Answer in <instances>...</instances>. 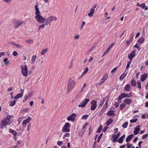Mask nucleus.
I'll list each match as a JSON object with an SVG mask.
<instances>
[{
    "label": "nucleus",
    "instance_id": "nucleus-1",
    "mask_svg": "<svg viewBox=\"0 0 148 148\" xmlns=\"http://www.w3.org/2000/svg\"><path fill=\"white\" fill-rule=\"evenodd\" d=\"M11 117L10 115L7 116V117L1 121L0 125L1 128L3 129L7 125H10L12 122V121L11 120Z\"/></svg>",
    "mask_w": 148,
    "mask_h": 148
},
{
    "label": "nucleus",
    "instance_id": "nucleus-2",
    "mask_svg": "<svg viewBox=\"0 0 148 148\" xmlns=\"http://www.w3.org/2000/svg\"><path fill=\"white\" fill-rule=\"evenodd\" d=\"M75 84L76 82L75 81L72 80L71 78H70L67 84V93H69L70 91H71L73 89Z\"/></svg>",
    "mask_w": 148,
    "mask_h": 148
},
{
    "label": "nucleus",
    "instance_id": "nucleus-3",
    "mask_svg": "<svg viewBox=\"0 0 148 148\" xmlns=\"http://www.w3.org/2000/svg\"><path fill=\"white\" fill-rule=\"evenodd\" d=\"M57 20V18L56 16H50L47 18H45V23L46 25L49 24L51 25L50 23L53 21H56Z\"/></svg>",
    "mask_w": 148,
    "mask_h": 148
},
{
    "label": "nucleus",
    "instance_id": "nucleus-4",
    "mask_svg": "<svg viewBox=\"0 0 148 148\" xmlns=\"http://www.w3.org/2000/svg\"><path fill=\"white\" fill-rule=\"evenodd\" d=\"M21 68L22 74L25 77H27L28 75V71L26 65H21Z\"/></svg>",
    "mask_w": 148,
    "mask_h": 148
},
{
    "label": "nucleus",
    "instance_id": "nucleus-5",
    "mask_svg": "<svg viewBox=\"0 0 148 148\" xmlns=\"http://www.w3.org/2000/svg\"><path fill=\"white\" fill-rule=\"evenodd\" d=\"M132 96V94L131 92L129 94H126L125 92L122 93L118 98V102L120 103L119 100L125 97L129 98Z\"/></svg>",
    "mask_w": 148,
    "mask_h": 148
},
{
    "label": "nucleus",
    "instance_id": "nucleus-6",
    "mask_svg": "<svg viewBox=\"0 0 148 148\" xmlns=\"http://www.w3.org/2000/svg\"><path fill=\"white\" fill-rule=\"evenodd\" d=\"M35 18L36 21L39 23H44L45 19V18L43 17L40 14L36 15Z\"/></svg>",
    "mask_w": 148,
    "mask_h": 148
},
{
    "label": "nucleus",
    "instance_id": "nucleus-7",
    "mask_svg": "<svg viewBox=\"0 0 148 148\" xmlns=\"http://www.w3.org/2000/svg\"><path fill=\"white\" fill-rule=\"evenodd\" d=\"M71 125L69 123H66L62 129L63 132H68L70 131Z\"/></svg>",
    "mask_w": 148,
    "mask_h": 148
},
{
    "label": "nucleus",
    "instance_id": "nucleus-8",
    "mask_svg": "<svg viewBox=\"0 0 148 148\" xmlns=\"http://www.w3.org/2000/svg\"><path fill=\"white\" fill-rule=\"evenodd\" d=\"M89 101V99H86L83 100L78 105V107L84 108Z\"/></svg>",
    "mask_w": 148,
    "mask_h": 148
},
{
    "label": "nucleus",
    "instance_id": "nucleus-9",
    "mask_svg": "<svg viewBox=\"0 0 148 148\" xmlns=\"http://www.w3.org/2000/svg\"><path fill=\"white\" fill-rule=\"evenodd\" d=\"M97 101L94 100L91 102V105L90 109L92 110H94L96 108L97 106Z\"/></svg>",
    "mask_w": 148,
    "mask_h": 148
},
{
    "label": "nucleus",
    "instance_id": "nucleus-10",
    "mask_svg": "<svg viewBox=\"0 0 148 148\" xmlns=\"http://www.w3.org/2000/svg\"><path fill=\"white\" fill-rule=\"evenodd\" d=\"M120 133L119 132L117 134H113L112 135V141L113 143L115 142L116 141L118 138L120 136Z\"/></svg>",
    "mask_w": 148,
    "mask_h": 148
},
{
    "label": "nucleus",
    "instance_id": "nucleus-11",
    "mask_svg": "<svg viewBox=\"0 0 148 148\" xmlns=\"http://www.w3.org/2000/svg\"><path fill=\"white\" fill-rule=\"evenodd\" d=\"M76 116V115L75 114L73 113L67 118V120L68 121H73L75 120Z\"/></svg>",
    "mask_w": 148,
    "mask_h": 148
},
{
    "label": "nucleus",
    "instance_id": "nucleus-12",
    "mask_svg": "<svg viewBox=\"0 0 148 148\" xmlns=\"http://www.w3.org/2000/svg\"><path fill=\"white\" fill-rule=\"evenodd\" d=\"M135 51H132L131 53L128 55V58L130 59V60L132 61L133 58L135 56Z\"/></svg>",
    "mask_w": 148,
    "mask_h": 148
},
{
    "label": "nucleus",
    "instance_id": "nucleus-13",
    "mask_svg": "<svg viewBox=\"0 0 148 148\" xmlns=\"http://www.w3.org/2000/svg\"><path fill=\"white\" fill-rule=\"evenodd\" d=\"M148 74L147 73H145L141 76L140 80L141 82H143L147 78Z\"/></svg>",
    "mask_w": 148,
    "mask_h": 148
},
{
    "label": "nucleus",
    "instance_id": "nucleus-14",
    "mask_svg": "<svg viewBox=\"0 0 148 148\" xmlns=\"http://www.w3.org/2000/svg\"><path fill=\"white\" fill-rule=\"evenodd\" d=\"M35 14L36 15L40 14V12L39 11L38 6L37 5H35Z\"/></svg>",
    "mask_w": 148,
    "mask_h": 148
},
{
    "label": "nucleus",
    "instance_id": "nucleus-15",
    "mask_svg": "<svg viewBox=\"0 0 148 148\" xmlns=\"http://www.w3.org/2000/svg\"><path fill=\"white\" fill-rule=\"evenodd\" d=\"M9 133H12L14 136H17V132L15 130H14L11 128L8 129Z\"/></svg>",
    "mask_w": 148,
    "mask_h": 148
},
{
    "label": "nucleus",
    "instance_id": "nucleus-16",
    "mask_svg": "<svg viewBox=\"0 0 148 148\" xmlns=\"http://www.w3.org/2000/svg\"><path fill=\"white\" fill-rule=\"evenodd\" d=\"M127 72H126V71H124L120 76V79L121 80H122L127 75Z\"/></svg>",
    "mask_w": 148,
    "mask_h": 148
},
{
    "label": "nucleus",
    "instance_id": "nucleus-17",
    "mask_svg": "<svg viewBox=\"0 0 148 148\" xmlns=\"http://www.w3.org/2000/svg\"><path fill=\"white\" fill-rule=\"evenodd\" d=\"M95 9L94 8H91L90 9V12L88 14V15L89 17H91L93 16V14L95 12Z\"/></svg>",
    "mask_w": 148,
    "mask_h": 148
},
{
    "label": "nucleus",
    "instance_id": "nucleus-18",
    "mask_svg": "<svg viewBox=\"0 0 148 148\" xmlns=\"http://www.w3.org/2000/svg\"><path fill=\"white\" fill-rule=\"evenodd\" d=\"M31 120V118L30 116H28L27 119L23 120V125H24L27 123H28Z\"/></svg>",
    "mask_w": 148,
    "mask_h": 148
},
{
    "label": "nucleus",
    "instance_id": "nucleus-19",
    "mask_svg": "<svg viewBox=\"0 0 148 148\" xmlns=\"http://www.w3.org/2000/svg\"><path fill=\"white\" fill-rule=\"evenodd\" d=\"M132 100L130 99L127 98L125 99L123 101V102L125 104L130 105L132 102Z\"/></svg>",
    "mask_w": 148,
    "mask_h": 148
},
{
    "label": "nucleus",
    "instance_id": "nucleus-20",
    "mask_svg": "<svg viewBox=\"0 0 148 148\" xmlns=\"http://www.w3.org/2000/svg\"><path fill=\"white\" fill-rule=\"evenodd\" d=\"M125 135H123L120 137L116 141L120 143H122L123 142V139L125 138Z\"/></svg>",
    "mask_w": 148,
    "mask_h": 148
},
{
    "label": "nucleus",
    "instance_id": "nucleus-21",
    "mask_svg": "<svg viewBox=\"0 0 148 148\" xmlns=\"http://www.w3.org/2000/svg\"><path fill=\"white\" fill-rule=\"evenodd\" d=\"M130 85L129 84H127L125 86L124 90L127 92H129L130 90Z\"/></svg>",
    "mask_w": 148,
    "mask_h": 148
},
{
    "label": "nucleus",
    "instance_id": "nucleus-22",
    "mask_svg": "<svg viewBox=\"0 0 148 148\" xmlns=\"http://www.w3.org/2000/svg\"><path fill=\"white\" fill-rule=\"evenodd\" d=\"M144 40L145 39L141 37L138 40L137 42L140 45L144 42Z\"/></svg>",
    "mask_w": 148,
    "mask_h": 148
},
{
    "label": "nucleus",
    "instance_id": "nucleus-23",
    "mask_svg": "<svg viewBox=\"0 0 148 148\" xmlns=\"http://www.w3.org/2000/svg\"><path fill=\"white\" fill-rule=\"evenodd\" d=\"M134 135L132 134L129 135L127 138L126 140V141L127 142L129 141L134 137Z\"/></svg>",
    "mask_w": 148,
    "mask_h": 148
},
{
    "label": "nucleus",
    "instance_id": "nucleus-24",
    "mask_svg": "<svg viewBox=\"0 0 148 148\" xmlns=\"http://www.w3.org/2000/svg\"><path fill=\"white\" fill-rule=\"evenodd\" d=\"M22 96V94H18L14 97V99H17L19 98H21Z\"/></svg>",
    "mask_w": 148,
    "mask_h": 148
},
{
    "label": "nucleus",
    "instance_id": "nucleus-25",
    "mask_svg": "<svg viewBox=\"0 0 148 148\" xmlns=\"http://www.w3.org/2000/svg\"><path fill=\"white\" fill-rule=\"evenodd\" d=\"M88 67H86L84 69V71L82 73L81 75L82 77L85 75L88 71Z\"/></svg>",
    "mask_w": 148,
    "mask_h": 148
},
{
    "label": "nucleus",
    "instance_id": "nucleus-26",
    "mask_svg": "<svg viewBox=\"0 0 148 148\" xmlns=\"http://www.w3.org/2000/svg\"><path fill=\"white\" fill-rule=\"evenodd\" d=\"M36 55L32 56L31 60V63L32 64H33L34 63L36 58Z\"/></svg>",
    "mask_w": 148,
    "mask_h": 148
},
{
    "label": "nucleus",
    "instance_id": "nucleus-27",
    "mask_svg": "<svg viewBox=\"0 0 148 148\" xmlns=\"http://www.w3.org/2000/svg\"><path fill=\"white\" fill-rule=\"evenodd\" d=\"M113 121L112 119H109L106 122V124L107 125H109Z\"/></svg>",
    "mask_w": 148,
    "mask_h": 148
},
{
    "label": "nucleus",
    "instance_id": "nucleus-28",
    "mask_svg": "<svg viewBox=\"0 0 148 148\" xmlns=\"http://www.w3.org/2000/svg\"><path fill=\"white\" fill-rule=\"evenodd\" d=\"M126 106V104L124 103H122L120 105V110H122L123 108Z\"/></svg>",
    "mask_w": 148,
    "mask_h": 148
},
{
    "label": "nucleus",
    "instance_id": "nucleus-29",
    "mask_svg": "<svg viewBox=\"0 0 148 148\" xmlns=\"http://www.w3.org/2000/svg\"><path fill=\"white\" fill-rule=\"evenodd\" d=\"M140 130V128H136L135 129V130L134 131V134L135 135H136L138 134Z\"/></svg>",
    "mask_w": 148,
    "mask_h": 148
},
{
    "label": "nucleus",
    "instance_id": "nucleus-30",
    "mask_svg": "<svg viewBox=\"0 0 148 148\" xmlns=\"http://www.w3.org/2000/svg\"><path fill=\"white\" fill-rule=\"evenodd\" d=\"M8 58H5L3 60V62H5V65H8V64L9 63V61H8Z\"/></svg>",
    "mask_w": 148,
    "mask_h": 148
},
{
    "label": "nucleus",
    "instance_id": "nucleus-31",
    "mask_svg": "<svg viewBox=\"0 0 148 148\" xmlns=\"http://www.w3.org/2000/svg\"><path fill=\"white\" fill-rule=\"evenodd\" d=\"M131 84L132 86H135L136 85L135 81L134 79H132L131 82Z\"/></svg>",
    "mask_w": 148,
    "mask_h": 148
},
{
    "label": "nucleus",
    "instance_id": "nucleus-32",
    "mask_svg": "<svg viewBox=\"0 0 148 148\" xmlns=\"http://www.w3.org/2000/svg\"><path fill=\"white\" fill-rule=\"evenodd\" d=\"M108 74H106L102 78V80H104L105 81L108 78Z\"/></svg>",
    "mask_w": 148,
    "mask_h": 148
},
{
    "label": "nucleus",
    "instance_id": "nucleus-33",
    "mask_svg": "<svg viewBox=\"0 0 148 148\" xmlns=\"http://www.w3.org/2000/svg\"><path fill=\"white\" fill-rule=\"evenodd\" d=\"M47 49H43L41 53V54L42 55H44L46 53L47 51Z\"/></svg>",
    "mask_w": 148,
    "mask_h": 148
},
{
    "label": "nucleus",
    "instance_id": "nucleus-34",
    "mask_svg": "<svg viewBox=\"0 0 148 148\" xmlns=\"http://www.w3.org/2000/svg\"><path fill=\"white\" fill-rule=\"evenodd\" d=\"M107 115L108 116H114V113L109 111L108 112Z\"/></svg>",
    "mask_w": 148,
    "mask_h": 148
},
{
    "label": "nucleus",
    "instance_id": "nucleus-35",
    "mask_svg": "<svg viewBox=\"0 0 148 148\" xmlns=\"http://www.w3.org/2000/svg\"><path fill=\"white\" fill-rule=\"evenodd\" d=\"M29 110V108H24L21 110V112H27Z\"/></svg>",
    "mask_w": 148,
    "mask_h": 148
},
{
    "label": "nucleus",
    "instance_id": "nucleus-36",
    "mask_svg": "<svg viewBox=\"0 0 148 148\" xmlns=\"http://www.w3.org/2000/svg\"><path fill=\"white\" fill-rule=\"evenodd\" d=\"M106 97L103 98L102 101L100 102V106H101L104 103L106 100Z\"/></svg>",
    "mask_w": 148,
    "mask_h": 148
},
{
    "label": "nucleus",
    "instance_id": "nucleus-37",
    "mask_svg": "<svg viewBox=\"0 0 148 148\" xmlns=\"http://www.w3.org/2000/svg\"><path fill=\"white\" fill-rule=\"evenodd\" d=\"M45 26H46L45 25V23L44 24H42L41 25H40L39 27L38 30H39L41 28H44L45 27Z\"/></svg>",
    "mask_w": 148,
    "mask_h": 148
},
{
    "label": "nucleus",
    "instance_id": "nucleus-38",
    "mask_svg": "<svg viewBox=\"0 0 148 148\" xmlns=\"http://www.w3.org/2000/svg\"><path fill=\"white\" fill-rule=\"evenodd\" d=\"M16 101L15 100H14L12 101H11L10 105L11 106H14L15 104Z\"/></svg>",
    "mask_w": 148,
    "mask_h": 148
},
{
    "label": "nucleus",
    "instance_id": "nucleus-39",
    "mask_svg": "<svg viewBox=\"0 0 148 148\" xmlns=\"http://www.w3.org/2000/svg\"><path fill=\"white\" fill-rule=\"evenodd\" d=\"M86 24V23L84 21H83L82 22V23L81 24V29L82 30L83 28V27L85 26Z\"/></svg>",
    "mask_w": 148,
    "mask_h": 148
},
{
    "label": "nucleus",
    "instance_id": "nucleus-40",
    "mask_svg": "<svg viewBox=\"0 0 148 148\" xmlns=\"http://www.w3.org/2000/svg\"><path fill=\"white\" fill-rule=\"evenodd\" d=\"M131 62H132V61H131L130 60V61H129V62H127V65L126 66V70H127L129 68L130 65L131 64Z\"/></svg>",
    "mask_w": 148,
    "mask_h": 148
},
{
    "label": "nucleus",
    "instance_id": "nucleus-41",
    "mask_svg": "<svg viewBox=\"0 0 148 148\" xmlns=\"http://www.w3.org/2000/svg\"><path fill=\"white\" fill-rule=\"evenodd\" d=\"M128 123L127 122H125L124 124H123L122 125V127L124 128H126L127 127V126L128 125Z\"/></svg>",
    "mask_w": 148,
    "mask_h": 148
},
{
    "label": "nucleus",
    "instance_id": "nucleus-42",
    "mask_svg": "<svg viewBox=\"0 0 148 148\" xmlns=\"http://www.w3.org/2000/svg\"><path fill=\"white\" fill-rule=\"evenodd\" d=\"M138 85L137 87L139 89L141 88V83L140 81H138L137 82Z\"/></svg>",
    "mask_w": 148,
    "mask_h": 148
},
{
    "label": "nucleus",
    "instance_id": "nucleus-43",
    "mask_svg": "<svg viewBox=\"0 0 148 148\" xmlns=\"http://www.w3.org/2000/svg\"><path fill=\"white\" fill-rule=\"evenodd\" d=\"M70 136V135L68 133H66L63 136V138H65V137H69Z\"/></svg>",
    "mask_w": 148,
    "mask_h": 148
},
{
    "label": "nucleus",
    "instance_id": "nucleus-44",
    "mask_svg": "<svg viewBox=\"0 0 148 148\" xmlns=\"http://www.w3.org/2000/svg\"><path fill=\"white\" fill-rule=\"evenodd\" d=\"M31 124L30 123H29L28 124L27 127V130L28 132H29L31 128Z\"/></svg>",
    "mask_w": 148,
    "mask_h": 148
},
{
    "label": "nucleus",
    "instance_id": "nucleus-45",
    "mask_svg": "<svg viewBox=\"0 0 148 148\" xmlns=\"http://www.w3.org/2000/svg\"><path fill=\"white\" fill-rule=\"evenodd\" d=\"M18 22V25H24L25 24V23L24 21H21L20 22L19 21H17Z\"/></svg>",
    "mask_w": 148,
    "mask_h": 148
},
{
    "label": "nucleus",
    "instance_id": "nucleus-46",
    "mask_svg": "<svg viewBox=\"0 0 148 148\" xmlns=\"http://www.w3.org/2000/svg\"><path fill=\"white\" fill-rule=\"evenodd\" d=\"M88 115H85L82 116V119H86L88 117Z\"/></svg>",
    "mask_w": 148,
    "mask_h": 148
},
{
    "label": "nucleus",
    "instance_id": "nucleus-47",
    "mask_svg": "<svg viewBox=\"0 0 148 148\" xmlns=\"http://www.w3.org/2000/svg\"><path fill=\"white\" fill-rule=\"evenodd\" d=\"M148 137V133L143 136L142 139H144Z\"/></svg>",
    "mask_w": 148,
    "mask_h": 148
},
{
    "label": "nucleus",
    "instance_id": "nucleus-48",
    "mask_svg": "<svg viewBox=\"0 0 148 148\" xmlns=\"http://www.w3.org/2000/svg\"><path fill=\"white\" fill-rule=\"evenodd\" d=\"M25 42L29 43H32L33 42V40H25Z\"/></svg>",
    "mask_w": 148,
    "mask_h": 148
},
{
    "label": "nucleus",
    "instance_id": "nucleus-49",
    "mask_svg": "<svg viewBox=\"0 0 148 148\" xmlns=\"http://www.w3.org/2000/svg\"><path fill=\"white\" fill-rule=\"evenodd\" d=\"M87 125V123H85V125H84L83 127L82 130L83 131V134L84 133V132L85 131V128L86 127V126Z\"/></svg>",
    "mask_w": 148,
    "mask_h": 148
},
{
    "label": "nucleus",
    "instance_id": "nucleus-50",
    "mask_svg": "<svg viewBox=\"0 0 148 148\" xmlns=\"http://www.w3.org/2000/svg\"><path fill=\"white\" fill-rule=\"evenodd\" d=\"M110 49L108 48L107 49V50L104 52V55H106L107 53H108L110 51Z\"/></svg>",
    "mask_w": 148,
    "mask_h": 148
},
{
    "label": "nucleus",
    "instance_id": "nucleus-51",
    "mask_svg": "<svg viewBox=\"0 0 148 148\" xmlns=\"http://www.w3.org/2000/svg\"><path fill=\"white\" fill-rule=\"evenodd\" d=\"M28 97L27 95L25 96L24 97V99L23 100V102H25L27 99Z\"/></svg>",
    "mask_w": 148,
    "mask_h": 148
},
{
    "label": "nucleus",
    "instance_id": "nucleus-52",
    "mask_svg": "<svg viewBox=\"0 0 148 148\" xmlns=\"http://www.w3.org/2000/svg\"><path fill=\"white\" fill-rule=\"evenodd\" d=\"M102 126H100L99 127L98 129L97 130V133H99L101 131V130H102Z\"/></svg>",
    "mask_w": 148,
    "mask_h": 148
},
{
    "label": "nucleus",
    "instance_id": "nucleus-53",
    "mask_svg": "<svg viewBox=\"0 0 148 148\" xmlns=\"http://www.w3.org/2000/svg\"><path fill=\"white\" fill-rule=\"evenodd\" d=\"M137 121V119H134L131 120H130V121L131 123H135V122H136Z\"/></svg>",
    "mask_w": 148,
    "mask_h": 148
},
{
    "label": "nucleus",
    "instance_id": "nucleus-54",
    "mask_svg": "<svg viewBox=\"0 0 148 148\" xmlns=\"http://www.w3.org/2000/svg\"><path fill=\"white\" fill-rule=\"evenodd\" d=\"M117 67H115L114 69L112 71L111 73L113 74H114L115 72L117 70Z\"/></svg>",
    "mask_w": 148,
    "mask_h": 148
},
{
    "label": "nucleus",
    "instance_id": "nucleus-55",
    "mask_svg": "<svg viewBox=\"0 0 148 148\" xmlns=\"http://www.w3.org/2000/svg\"><path fill=\"white\" fill-rule=\"evenodd\" d=\"M103 134L102 133L99 136V137L98 138L97 140V141L98 142H99V141H100V139L101 138Z\"/></svg>",
    "mask_w": 148,
    "mask_h": 148
},
{
    "label": "nucleus",
    "instance_id": "nucleus-56",
    "mask_svg": "<svg viewBox=\"0 0 148 148\" xmlns=\"http://www.w3.org/2000/svg\"><path fill=\"white\" fill-rule=\"evenodd\" d=\"M13 44L15 45L16 47H18L19 48H21L22 47V46L20 45L15 44V43H13Z\"/></svg>",
    "mask_w": 148,
    "mask_h": 148
},
{
    "label": "nucleus",
    "instance_id": "nucleus-57",
    "mask_svg": "<svg viewBox=\"0 0 148 148\" xmlns=\"http://www.w3.org/2000/svg\"><path fill=\"white\" fill-rule=\"evenodd\" d=\"M18 22L17 21H16V24H15L14 25V27L15 28H17L18 26H19V25H18Z\"/></svg>",
    "mask_w": 148,
    "mask_h": 148
},
{
    "label": "nucleus",
    "instance_id": "nucleus-58",
    "mask_svg": "<svg viewBox=\"0 0 148 148\" xmlns=\"http://www.w3.org/2000/svg\"><path fill=\"white\" fill-rule=\"evenodd\" d=\"M145 6V3H143L141 4L140 7H141L142 8L144 9V8Z\"/></svg>",
    "mask_w": 148,
    "mask_h": 148
},
{
    "label": "nucleus",
    "instance_id": "nucleus-59",
    "mask_svg": "<svg viewBox=\"0 0 148 148\" xmlns=\"http://www.w3.org/2000/svg\"><path fill=\"white\" fill-rule=\"evenodd\" d=\"M63 143V142L61 141H58L57 142V144L58 145H61Z\"/></svg>",
    "mask_w": 148,
    "mask_h": 148
},
{
    "label": "nucleus",
    "instance_id": "nucleus-60",
    "mask_svg": "<svg viewBox=\"0 0 148 148\" xmlns=\"http://www.w3.org/2000/svg\"><path fill=\"white\" fill-rule=\"evenodd\" d=\"M11 1L12 0H3V1L8 3H10Z\"/></svg>",
    "mask_w": 148,
    "mask_h": 148
},
{
    "label": "nucleus",
    "instance_id": "nucleus-61",
    "mask_svg": "<svg viewBox=\"0 0 148 148\" xmlns=\"http://www.w3.org/2000/svg\"><path fill=\"white\" fill-rule=\"evenodd\" d=\"M110 111L113 113L115 111V110L114 108H111Z\"/></svg>",
    "mask_w": 148,
    "mask_h": 148
},
{
    "label": "nucleus",
    "instance_id": "nucleus-62",
    "mask_svg": "<svg viewBox=\"0 0 148 148\" xmlns=\"http://www.w3.org/2000/svg\"><path fill=\"white\" fill-rule=\"evenodd\" d=\"M108 127L107 126L105 127L103 129V131L104 132H106V130L108 129Z\"/></svg>",
    "mask_w": 148,
    "mask_h": 148
},
{
    "label": "nucleus",
    "instance_id": "nucleus-63",
    "mask_svg": "<svg viewBox=\"0 0 148 148\" xmlns=\"http://www.w3.org/2000/svg\"><path fill=\"white\" fill-rule=\"evenodd\" d=\"M17 54H18V53H17V52L15 51H13V55L14 56H16Z\"/></svg>",
    "mask_w": 148,
    "mask_h": 148
},
{
    "label": "nucleus",
    "instance_id": "nucleus-64",
    "mask_svg": "<svg viewBox=\"0 0 148 148\" xmlns=\"http://www.w3.org/2000/svg\"><path fill=\"white\" fill-rule=\"evenodd\" d=\"M24 119L23 117H21L19 118L18 119V122H21V121L22 120V119Z\"/></svg>",
    "mask_w": 148,
    "mask_h": 148
}]
</instances>
